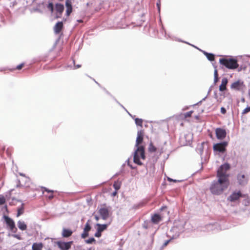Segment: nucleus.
<instances>
[{"mask_svg": "<svg viewBox=\"0 0 250 250\" xmlns=\"http://www.w3.org/2000/svg\"><path fill=\"white\" fill-rule=\"evenodd\" d=\"M229 185V181L222 178L218 179L217 181H213L210 185V192L215 195H220L227 189Z\"/></svg>", "mask_w": 250, "mask_h": 250, "instance_id": "obj_1", "label": "nucleus"}, {"mask_svg": "<svg viewBox=\"0 0 250 250\" xmlns=\"http://www.w3.org/2000/svg\"><path fill=\"white\" fill-rule=\"evenodd\" d=\"M145 147L144 146H140L137 147V149L135 150L134 154L133 161L135 164L138 165H142L140 159H145Z\"/></svg>", "mask_w": 250, "mask_h": 250, "instance_id": "obj_2", "label": "nucleus"}, {"mask_svg": "<svg viewBox=\"0 0 250 250\" xmlns=\"http://www.w3.org/2000/svg\"><path fill=\"white\" fill-rule=\"evenodd\" d=\"M219 62L229 69H234L239 66L237 61L234 59L221 58L219 59Z\"/></svg>", "mask_w": 250, "mask_h": 250, "instance_id": "obj_3", "label": "nucleus"}, {"mask_svg": "<svg viewBox=\"0 0 250 250\" xmlns=\"http://www.w3.org/2000/svg\"><path fill=\"white\" fill-rule=\"evenodd\" d=\"M229 168L230 166L228 163L221 165L217 170V177L218 179L222 178V179L229 181V175L227 173V171Z\"/></svg>", "mask_w": 250, "mask_h": 250, "instance_id": "obj_4", "label": "nucleus"}, {"mask_svg": "<svg viewBox=\"0 0 250 250\" xmlns=\"http://www.w3.org/2000/svg\"><path fill=\"white\" fill-rule=\"evenodd\" d=\"M98 213L103 220H106L109 216V210L106 207H101L98 210Z\"/></svg>", "mask_w": 250, "mask_h": 250, "instance_id": "obj_5", "label": "nucleus"}, {"mask_svg": "<svg viewBox=\"0 0 250 250\" xmlns=\"http://www.w3.org/2000/svg\"><path fill=\"white\" fill-rule=\"evenodd\" d=\"M227 146V143L225 142L216 144L213 146V149L220 152H224L226 150V146Z\"/></svg>", "mask_w": 250, "mask_h": 250, "instance_id": "obj_6", "label": "nucleus"}, {"mask_svg": "<svg viewBox=\"0 0 250 250\" xmlns=\"http://www.w3.org/2000/svg\"><path fill=\"white\" fill-rule=\"evenodd\" d=\"M248 175L245 174L244 173L241 172L239 173L237 175V180L240 185H245L247 184L248 181Z\"/></svg>", "mask_w": 250, "mask_h": 250, "instance_id": "obj_7", "label": "nucleus"}, {"mask_svg": "<svg viewBox=\"0 0 250 250\" xmlns=\"http://www.w3.org/2000/svg\"><path fill=\"white\" fill-rule=\"evenodd\" d=\"M215 133L217 139L222 140L226 136V131L225 129L221 128H217L215 130Z\"/></svg>", "mask_w": 250, "mask_h": 250, "instance_id": "obj_8", "label": "nucleus"}, {"mask_svg": "<svg viewBox=\"0 0 250 250\" xmlns=\"http://www.w3.org/2000/svg\"><path fill=\"white\" fill-rule=\"evenodd\" d=\"M72 243V241L68 242H58L57 245L62 250H68L70 249Z\"/></svg>", "mask_w": 250, "mask_h": 250, "instance_id": "obj_9", "label": "nucleus"}, {"mask_svg": "<svg viewBox=\"0 0 250 250\" xmlns=\"http://www.w3.org/2000/svg\"><path fill=\"white\" fill-rule=\"evenodd\" d=\"M244 87V83L241 80H238L233 83L230 85V88L231 89L236 90H240L241 89H243Z\"/></svg>", "mask_w": 250, "mask_h": 250, "instance_id": "obj_10", "label": "nucleus"}, {"mask_svg": "<svg viewBox=\"0 0 250 250\" xmlns=\"http://www.w3.org/2000/svg\"><path fill=\"white\" fill-rule=\"evenodd\" d=\"M144 135V130L141 129L137 132V137L136 141V146L138 147L142 143Z\"/></svg>", "mask_w": 250, "mask_h": 250, "instance_id": "obj_11", "label": "nucleus"}, {"mask_svg": "<svg viewBox=\"0 0 250 250\" xmlns=\"http://www.w3.org/2000/svg\"><path fill=\"white\" fill-rule=\"evenodd\" d=\"M5 220L7 225L9 226L11 231L15 232L17 230V229L15 227V223L12 219L6 216Z\"/></svg>", "mask_w": 250, "mask_h": 250, "instance_id": "obj_12", "label": "nucleus"}, {"mask_svg": "<svg viewBox=\"0 0 250 250\" xmlns=\"http://www.w3.org/2000/svg\"><path fill=\"white\" fill-rule=\"evenodd\" d=\"M41 189L43 193H44V192H47V194L45 195V196L46 198H48L49 200H51L54 198V190H49L47 188L43 187H42Z\"/></svg>", "mask_w": 250, "mask_h": 250, "instance_id": "obj_13", "label": "nucleus"}, {"mask_svg": "<svg viewBox=\"0 0 250 250\" xmlns=\"http://www.w3.org/2000/svg\"><path fill=\"white\" fill-rule=\"evenodd\" d=\"M241 197H242V194L240 191L234 192L229 196L228 200L231 202H234L238 200Z\"/></svg>", "mask_w": 250, "mask_h": 250, "instance_id": "obj_14", "label": "nucleus"}, {"mask_svg": "<svg viewBox=\"0 0 250 250\" xmlns=\"http://www.w3.org/2000/svg\"><path fill=\"white\" fill-rule=\"evenodd\" d=\"M63 27V24L62 21L58 22L54 27V31L55 34H59Z\"/></svg>", "mask_w": 250, "mask_h": 250, "instance_id": "obj_15", "label": "nucleus"}, {"mask_svg": "<svg viewBox=\"0 0 250 250\" xmlns=\"http://www.w3.org/2000/svg\"><path fill=\"white\" fill-rule=\"evenodd\" d=\"M66 15L69 16L72 12V2L70 0H66L65 1Z\"/></svg>", "mask_w": 250, "mask_h": 250, "instance_id": "obj_16", "label": "nucleus"}, {"mask_svg": "<svg viewBox=\"0 0 250 250\" xmlns=\"http://www.w3.org/2000/svg\"><path fill=\"white\" fill-rule=\"evenodd\" d=\"M162 220V217L158 214H154L151 218V222L155 224H158Z\"/></svg>", "mask_w": 250, "mask_h": 250, "instance_id": "obj_17", "label": "nucleus"}, {"mask_svg": "<svg viewBox=\"0 0 250 250\" xmlns=\"http://www.w3.org/2000/svg\"><path fill=\"white\" fill-rule=\"evenodd\" d=\"M55 9L57 13L59 14L60 15H62L63 10H64V6L63 4L57 3L55 5Z\"/></svg>", "mask_w": 250, "mask_h": 250, "instance_id": "obj_18", "label": "nucleus"}, {"mask_svg": "<svg viewBox=\"0 0 250 250\" xmlns=\"http://www.w3.org/2000/svg\"><path fill=\"white\" fill-rule=\"evenodd\" d=\"M228 83V80L227 78H223L222 79L221 84L219 86V90L220 91H223L227 89L226 86Z\"/></svg>", "mask_w": 250, "mask_h": 250, "instance_id": "obj_19", "label": "nucleus"}, {"mask_svg": "<svg viewBox=\"0 0 250 250\" xmlns=\"http://www.w3.org/2000/svg\"><path fill=\"white\" fill-rule=\"evenodd\" d=\"M43 245L42 243H34L32 245V250H42Z\"/></svg>", "mask_w": 250, "mask_h": 250, "instance_id": "obj_20", "label": "nucleus"}, {"mask_svg": "<svg viewBox=\"0 0 250 250\" xmlns=\"http://www.w3.org/2000/svg\"><path fill=\"white\" fill-rule=\"evenodd\" d=\"M73 232L69 229H63L62 232V235L63 237H68L70 236Z\"/></svg>", "mask_w": 250, "mask_h": 250, "instance_id": "obj_21", "label": "nucleus"}, {"mask_svg": "<svg viewBox=\"0 0 250 250\" xmlns=\"http://www.w3.org/2000/svg\"><path fill=\"white\" fill-rule=\"evenodd\" d=\"M17 225L19 229L21 230H25L27 229V225L23 221H19Z\"/></svg>", "mask_w": 250, "mask_h": 250, "instance_id": "obj_22", "label": "nucleus"}, {"mask_svg": "<svg viewBox=\"0 0 250 250\" xmlns=\"http://www.w3.org/2000/svg\"><path fill=\"white\" fill-rule=\"evenodd\" d=\"M23 181L25 182V184L23 185L20 183V185L21 187H24L25 188H29L31 183V180L27 177H24L23 179L22 180Z\"/></svg>", "mask_w": 250, "mask_h": 250, "instance_id": "obj_23", "label": "nucleus"}, {"mask_svg": "<svg viewBox=\"0 0 250 250\" xmlns=\"http://www.w3.org/2000/svg\"><path fill=\"white\" fill-rule=\"evenodd\" d=\"M193 113V111H190L189 112H186L184 114H182L180 115V117L183 120H185L187 118L190 117Z\"/></svg>", "mask_w": 250, "mask_h": 250, "instance_id": "obj_24", "label": "nucleus"}, {"mask_svg": "<svg viewBox=\"0 0 250 250\" xmlns=\"http://www.w3.org/2000/svg\"><path fill=\"white\" fill-rule=\"evenodd\" d=\"M148 150L151 153L155 152L157 150V148L153 145L152 142H150L149 145Z\"/></svg>", "mask_w": 250, "mask_h": 250, "instance_id": "obj_25", "label": "nucleus"}, {"mask_svg": "<svg viewBox=\"0 0 250 250\" xmlns=\"http://www.w3.org/2000/svg\"><path fill=\"white\" fill-rule=\"evenodd\" d=\"M46 8L51 12V13H52L54 10V7L53 2L52 1L49 2L48 4L46 5Z\"/></svg>", "mask_w": 250, "mask_h": 250, "instance_id": "obj_26", "label": "nucleus"}, {"mask_svg": "<svg viewBox=\"0 0 250 250\" xmlns=\"http://www.w3.org/2000/svg\"><path fill=\"white\" fill-rule=\"evenodd\" d=\"M97 226L98 227V229L99 230V231L102 232L104 230L106 229L107 227V225L106 224H104V225H101V224H97Z\"/></svg>", "mask_w": 250, "mask_h": 250, "instance_id": "obj_27", "label": "nucleus"}, {"mask_svg": "<svg viewBox=\"0 0 250 250\" xmlns=\"http://www.w3.org/2000/svg\"><path fill=\"white\" fill-rule=\"evenodd\" d=\"M205 54L208 60L210 61H213L214 60V55L213 54L206 52L205 53Z\"/></svg>", "mask_w": 250, "mask_h": 250, "instance_id": "obj_28", "label": "nucleus"}, {"mask_svg": "<svg viewBox=\"0 0 250 250\" xmlns=\"http://www.w3.org/2000/svg\"><path fill=\"white\" fill-rule=\"evenodd\" d=\"M135 124L141 127L143 126V120L142 119L136 118L135 119Z\"/></svg>", "mask_w": 250, "mask_h": 250, "instance_id": "obj_29", "label": "nucleus"}, {"mask_svg": "<svg viewBox=\"0 0 250 250\" xmlns=\"http://www.w3.org/2000/svg\"><path fill=\"white\" fill-rule=\"evenodd\" d=\"M24 66V63H21L20 64L18 65L16 68H13L12 69H11L10 70L11 71H14L15 70H21V69L23 66Z\"/></svg>", "mask_w": 250, "mask_h": 250, "instance_id": "obj_30", "label": "nucleus"}, {"mask_svg": "<svg viewBox=\"0 0 250 250\" xmlns=\"http://www.w3.org/2000/svg\"><path fill=\"white\" fill-rule=\"evenodd\" d=\"M121 186V184L118 182H115L113 184V187L115 189L116 191L120 189Z\"/></svg>", "mask_w": 250, "mask_h": 250, "instance_id": "obj_31", "label": "nucleus"}, {"mask_svg": "<svg viewBox=\"0 0 250 250\" xmlns=\"http://www.w3.org/2000/svg\"><path fill=\"white\" fill-rule=\"evenodd\" d=\"M214 83H216L218 81V72H217V70L216 69H215L214 70Z\"/></svg>", "mask_w": 250, "mask_h": 250, "instance_id": "obj_32", "label": "nucleus"}, {"mask_svg": "<svg viewBox=\"0 0 250 250\" xmlns=\"http://www.w3.org/2000/svg\"><path fill=\"white\" fill-rule=\"evenodd\" d=\"M91 227L88 223H86L85 227L84 228V231L88 233V231L90 230Z\"/></svg>", "mask_w": 250, "mask_h": 250, "instance_id": "obj_33", "label": "nucleus"}, {"mask_svg": "<svg viewBox=\"0 0 250 250\" xmlns=\"http://www.w3.org/2000/svg\"><path fill=\"white\" fill-rule=\"evenodd\" d=\"M5 202V197L2 195H0V205H3Z\"/></svg>", "mask_w": 250, "mask_h": 250, "instance_id": "obj_34", "label": "nucleus"}, {"mask_svg": "<svg viewBox=\"0 0 250 250\" xmlns=\"http://www.w3.org/2000/svg\"><path fill=\"white\" fill-rule=\"evenodd\" d=\"M23 213V209L22 208H19L18 210L17 216L18 217Z\"/></svg>", "mask_w": 250, "mask_h": 250, "instance_id": "obj_35", "label": "nucleus"}, {"mask_svg": "<svg viewBox=\"0 0 250 250\" xmlns=\"http://www.w3.org/2000/svg\"><path fill=\"white\" fill-rule=\"evenodd\" d=\"M95 241V239L94 238H90L86 241V243L91 244Z\"/></svg>", "mask_w": 250, "mask_h": 250, "instance_id": "obj_36", "label": "nucleus"}, {"mask_svg": "<svg viewBox=\"0 0 250 250\" xmlns=\"http://www.w3.org/2000/svg\"><path fill=\"white\" fill-rule=\"evenodd\" d=\"M250 111V107H247V108H246L245 109H244L243 110L242 114H247V113H248Z\"/></svg>", "mask_w": 250, "mask_h": 250, "instance_id": "obj_37", "label": "nucleus"}, {"mask_svg": "<svg viewBox=\"0 0 250 250\" xmlns=\"http://www.w3.org/2000/svg\"><path fill=\"white\" fill-rule=\"evenodd\" d=\"M88 235V233H87L83 230V232L82 234V237L83 238H85L86 237H87Z\"/></svg>", "mask_w": 250, "mask_h": 250, "instance_id": "obj_38", "label": "nucleus"}, {"mask_svg": "<svg viewBox=\"0 0 250 250\" xmlns=\"http://www.w3.org/2000/svg\"><path fill=\"white\" fill-rule=\"evenodd\" d=\"M101 232L97 229V231L95 234V236L96 237H100L101 236Z\"/></svg>", "mask_w": 250, "mask_h": 250, "instance_id": "obj_39", "label": "nucleus"}, {"mask_svg": "<svg viewBox=\"0 0 250 250\" xmlns=\"http://www.w3.org/2000/svg\"><path fill=\"white\" fill-rule=\"evenodd\" d=\"M73 63H74V67L75 69H77V68H79L81 67V64H77V65H76L75 64V62L74 60H73Z\"/></svg>", "mask_w": 250, "mask_h": 250, "instance_id": "obj_40", "label": "nucleus"}, {"mask_svg": "<svg viewBox=\"0 0 250 250\" xmlns=\"http://www.w3.org/2000/svg\"><path fill=\"white\" fill-rule=\"evenodd\" d=\"M221 112L223 114H225L226 113V109L223 107H222L221 108Z\"/></svg>", "mask_w": 250, "mask_h": 250, "instance_id": "obj_41", "label": "nucleus"}, {"mask_svg": "<svg viewBox=\"0 0 250 250\" xmlns=\"http://www.w3.org/2000/svg\"><path fill=\"white\" fill-rule=\"evenodd\" d=\"M171 241V240H167L166 241H165V242L163 244V246L164 247H166L168 244L169 243V242Z\"/></svg>", "mask_w": 250, "mask_h": 250, "instance_id": "obj_42", "label": "nucleus"}, {"mask_svg": "<svg viewBox=\"0 0 250 250\" xmlns=\"http://www.w3.org/2000/svg\"><path fill=\"white\" fill-rule=\"evenodd\" d=\"M14 237L16 238H17V239H21L20 236L18 235H14Z\"/></svg>", "mask_w": 250, "mask_h": 250, "instance_id": "obj_43", "label": "nucleus"}, {"mask_svg": "<svg viewBox=\"0 0 250 250\" xmlns=\"http://www.w3.org/2000/svg\"><path fill=\"white\" fill-rule=\"evenodd\" d=\"M95 219H96V221H98L99 220V217L97 215H95Z\"/></svg>", "mask_w": 250, "mask_h": 250, "instance_id": "obj_44", "label": "nucleus"}, {"mask_svg": "<svg viewBox=\"0 0 250 250\" xmlns=\"http://www.w3.org/2000/svg\"><path fill=\"white\" fill-rule=\"evenodd\" d=\"M117 194V191L116 190L113 193V195L115 196Z\"/></svg>", "mask_w": 250, "mask_h": 250, "instance_id": "obj_45", "label": "nucleus"}, {"mask_svg": "<svg viewBox=\"0 0 250 250\" xmlns=\"http://www.w3.org/2000/svg\"><path fill=\"white\" fill-rule=\"evenodd\" d=\"M79 22H83V21L82 20H78V21Z\"/></svg>", "mask_w": 250, "mask_h": 250, "instance_id": "obj_46", "label": "nucleus"}, {"mask_svg": "<svg viewBox=\"0 0 250 250\" xmlns=\"http://www.w3.org/2000/svg\"><path fill=\"white\" fill-rule=\"evenodd\" d=\"M51 0V1H54V0ZM59 0V1H63V0Z\"/></svg>", "mask_w": 250, "mask_h": 250, "instance_id": "obj_47", "label": "nucleus"}]
</instances>
